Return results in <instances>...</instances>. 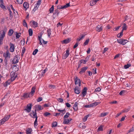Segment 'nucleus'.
<instances>
[{
    "instance_id": "f257e3e1",
    "label": "nucleus",
    "mask_w": 134,
    "mask_h": 134,
    "mask_svg": "<svg viewBox=\"0 0 134 134\" xmlns=\"http://www.w3.org/2000/svg\"><path fill=\"white\" fill-rule=\"evenodd\" d=\"M117 41L118 43L123 45H125L128 42L127 40L122 38L117 39Z\"/></svg>"
},
{
    "instance_id": "f03ea898",
    "label": "nucleus",
    "mask_w": 134,
    "mask_h": 134,
    "mask_svg": "<svg viewBox=\"0 0 134 134\" xmlns=\"http://www.w3.org/2000/svg\"><path fill=\"white\" fill-rule=\"evenodd\" d=\"M10 117V115H7L5 116L4 118L1 120V123L4 124L5 122L7 121Z\"/></svg>"
},
{
    "instance_id": "7ed1b4c3",
    "label": "nucleus",
    "mask_w": 134,
    "mask_h": 134,
    "mask_svg": "<svg viewBox=\"0 0 134 134\" xmlns=\"http://www.w3.org/2000/svg\"><path fill=\"white\" fill-rule=\"evenodd\" d=\"M32 106V104L31 103L28 104L26 109H25L24 110H26L27 112L28 113L30 112L31 111Z\"/></svg>"
},
{
    "instance_id": "20e7f679",
    "label": "nucleus",
    "mask_w": 134,
    "mask_h": 134,
    "mask_svg": "<svg viewBox=\"0 0 134 134\" xmlns=\"http://www.w3.org/2000/svg\"><path fill=\"white\" fill-rule=\"evenodd\" d=\"M29 115L33 118L37 117L36 114V110H35L34 111H32V112Z\"/></svg>"
},
{
    "instance_id": "39448f33",
    "label": "nucleus",
    "mask_w": 134,
    "mask_h": 134,
    "mask_svg": "<svg viewBox=\"0 0 134 134\" xmlns=\"http://www.w3.org/2000/svg\"><path fill=\"white\" fill-rule=\"evenodd\" d=\"M6 31L4 30H2L1 31L0 33V38L3 39L4 37L5 36Z\"/></svg>"
},
{
    "instance_id": "423d86ee",
    "label": "nucleus",
    "mask_w": 134,
    "mask_h": 134,
    "mask_svg": "<svg viewBox=\"0 0 134 134\" xmlns=\"http://www.w3.org/2000/svg\"><path fill=\"white\" fill-rule=\"evenodd\" d=\"M10 54L9 53V51H7L6 53H4L3 54V56L5 59L7 58H10Z\"/></svg>"
},
{
    "instance_id": "0eeeda50",
    "label": "nucleus",
    "mask_w": 134,
    "mask_h": 134,
    "mask_svg": "<svg viewBox=\"0 0 134 134\" xmlns=\"http://www.w3.org/2000/svg\"><path fill=\"white\" fill-rule=\"evenodd\" d=\"M18 55L15 56L12 61L13 64H16L18 62Z\"/></svg>"
},
{
    "instance_id": "6e6552de",
    "label": "nucleus",
    "mask_w": 134,
    "mask_h": 134,
    "mask_svg": "<svg viewBox=\"0 0 134 134\" xmlns=\"http://www.w3.org/2000/svg\"><path fill=\"white\" fill-rule=\"evenodd\" d=\"M59 12L58 9H57L55 10L54 12L53 13V18L54 19L57 17L58 16V14H59Z\"/></svg>"
},
{
    "instance_id": "1a4fd4ad",
    "label": "nucleus",
    "mask_w": 134,
    "mask_h": 134,
    "mask_svg": "<svg viewBox=\"0 0 134 134\" xmlns=\"http://www.w3.org/2000/svg\"><path fill=\"white\" fill-rule=\"evenodd\" d=\"M10 47L9 48L10 51L11 52H13L14 50L15 47L14 45L11 43H10Z\"/></svg>"
},
{
    "instance_id": "9d476101",
    "label": "nucleus",
    "mask_w": 134,
    "mask_h": 134,
    "mask_svg": "<svg viewBox=\"0 0 134 134\" xmlns=\"http://www.w3.org/2000/svg\"><path fill=\"white\" fill-rule=\"evenodd\" d=\"M69 50L67 49L66 51V53L63 55V58L64 59H66L69 55Z\"/></svg>"
},
{
    "instance_id": "9b49d317",
    "label": "nucleus",
    "mask_w": 134,
    "mask_h": 134,
    "mask_svg": "<svg viewBox=\"0 0 134 134\" xmlns=\"http://www.w3.org/2000/svg\"><path fill=\"white\" fill-rule=\"evenodd\" d=\"M30 23H32V25L33 26V27L34 28H36L38 27V23L34 20L31 21Z\"/></svg>"
},
{
    "instance_id": "f8f14e48",
    "label": "nucleus",
    "mask_w": 134,
    "mask_h": 134,
    "mask_svg": "<svg viewBox=\"0 0 134 134\" xmlns=\"http://www.w3.org/2000/svg\"><path fill=\"white\" fill-rule=\"evenodd\" d=\"M75 85H77L78 84L79 86H80V80L79 79H78L77 77H76V78L75 79Z\"/></svg>"
},
{
    "instance_id": "ddd939ff",
    "label": "nucleus",
    "mask_w": 134,
    "mask_h": 134,
    "mask_svg": "<svg viewBox=\"0 0 134 134\" xmlns=\"http://www.w3.org/2000/svg\"><path fill=\"white\" fill-rule=\"evenodd\" d=\"M74 90L75 93L77 94H79L80 92V89H79V87L77 86H76L75 87Z\"/></svg>"
},
{
    "instance_id": "4468645a",
    "label": "nucleus",
    "mask_w": 134,
    "mask_h": 134,
    "mask_svg": "<svg viewBox=\"0 0 134 134\" xmlns=\"http://www.w3.org/2000/svg\"><path fill=\"white\" fill-rule=\"evenodd\" d=\"M72 120L71 118H70L69 119H64L63 123L64 124H68L69 122Z\"/></svg>"
},
{
    "instance_id": "2eb2a0df",
    "label": "nucleus",
    "mask_w": 134,
    "mask_h": 134,
    "mask_svg": "<svg viewBox=\"0 0 134 134\" xmlns=\"http://www.w3.org/2000/svg\"><path fill=\"white\" fill-rule=\"evenodd\" d=\"M88 67L86 66H85L81 69V71L79 72L80 74H82L83 73L85 72L86 71Z\"/></svg>"
},
{
    "instance_id": "dca6fc26",
    "label": "nucleus",
    "mask_w": 134,
    "mask_h": 134,
    "mask_svg": "<svg viewBox=\"0 0 134 134\" xmlns=\"http://www.w3.org/2000/svg\"><path fill=\"white\" fill-rule=\"evenodd\" d=\"M96 30L98 32H100L102 30V25H98L96 28Z\"/></svg>"
},
{
    "instance_id": "f3484780",
    "label": "nucleus",
    "mask_w": 134,
    "mask_h": 134,
    "mask_svg": "<svg viewBox=\"0 0 134 134\" xmlns=\"http://www.w3.org/2000/svg\"><path fill=\"white\" fill-rule=\"evenodd\" d=\"M43 109V107L41 106L40 105H38L36 106V110H41Z\"/></svg>"
},
{
    "instance_id": "a211bd4d",
    "label": "nucleus",
    "mask_w": 134,
    "mask_h": 134,
    "mask_svg": "<svg viewBox=\"0 0 134 134\" xmlns=\"http://www.w3.org/2000/svg\"><path fill=\"white\" fill-rule=\"evenodd\" d=\"M35 89L36 87H32L31 92L30 93V94L31 95V96H33L34 93L35 92Z\"/></svg>"
},
{
    "instance_id": "6ab92c4d",
    "label": "nucleus",
    "mask_w": 134,
    "mask_h": 134,
    "mask_svg": "<svg viewBox=\"0 0 134 134\" xmlns=\"http://www.w3.org/2000/svg\"><path fill=\"white\" fill-rule=\"evenodd\" d=\"M78 104V103L77 102H76L73 106V108L75 111H76L77 110V105Z\"/></svg>"
},
{
    "instance_id": "aec40b11",
    "label": "nucleus",
    "mask_w": 134,
    "mask_h": 134,
    "mask_svg": "<svg viewBox=\"0 0 134 134\" xmlns=\"http://www.w3.org/2000/svg\"><path fill=\"white\" fill-rule=\"evenodd\" d=\"M26 131L27 134H32V129L31 128H27L26 130Z\"/></svg>"
},
{
    "instance_id": "412c9836",
    "label": "nucleus",
    "mask_w": 134,
    "mask_h": 134,
    "mask_svg": "<svg viewBox=\"0 0 134 134\" xmlns=\"http://www.w3.org/2000/svg\"><path fill=\"white\" fill-rule=\"evenodd\" d=\"M29 4L27 2H25L24 3L23 7L25 9V10H26L27 9L29 8Z\"/></svg>"
},
{
    "instance_id": "4be33fe9",
    "label": "nucleus",
    "mask_w": 134,
    "mask_h": 134,
    "mask_svg": "<svg viewBox=\"0 0 134 134\" xmlns=\"http://www.w3.org/2000/svg\"><path fill=\"white\" fill-rule=\"evenodd\" d=\"M70 40L69 38H67L62 41L63 43L66 44L70 41Z\"/></svg>"
},
{
    "instance_id": "5701e85b",
    "label": "nucleus",
    "mask_w": 134,
    "mask_h": 134,
    "mask_svg": "<svg viewBox=\"0 0 134 134\" xmlns=\"http://www.w3.org/2000/svg\"><path fill=\"white\" fill-rule=\"evenodd\" d=\"M13 32L14 31L12 29H10L8 33V35L9 36H11L12 35Z\"/></svg>"
},
{
    "instance_id": "b1692460",
    "label": "nucleus",
    "mask_w": 134,
    "mask_h": 134,
    "mask_svg": "<svg viewBox=\"0 0 134 134\" xmlns=\"http://www.w3.org/2000/svg\"><path fill=\"white\" fill-rule=\"evenodd\" d=\"M31 96V95L30 94V93H26L24 94L23 96V97L24 98H27L28 97H30Z\"/></svg>"
},
{
    "instance_id": "393cba45",
    "label": "nucleus",
    "mask_w": 134,
    "mask_h": 134,
    "mask_svg": "<svg viewBox=\"0 0 134 134\" xmlns=\"http://www.w3.org/2000/svg\"><path fill=\"white\" fill-rule=\"evenodd\" d=\"M85 37V35H82V36L80 37H79V38H77V42H79L81 40Z\"/></svg>"
},
{
    "instance_id": "a878e982",
    "label": "nucleus",
    "mask_w": 134,
    "mask_h": 134,
    "mask_svg": "<svg viewBox=\"0 0 134 134\" xmlns=\"http://www.w3.org/2000/svg\"><path fill=\"white\" fill-rule=\"evenodd\" d=\"M37 117H36V118H35L36 119L35 120L34 122V126L35 127H36L38 125V124H37Z\"/></svg>"
},
{
    "instance_id": "bb28decb",
    "label": "nucleus",
    "mask_w": 134,
    "mask_h": 134,
    "mask_svg": "<svg viewBox=\"0 0 134 134\" xmlns=\"http://www.w3.org/2000/svg\"><path fill=\"white\" fill-rule=\"evenodd\" d=\"M122 30H126L127 29V26L125 23H124L123 24V26L122 27Z\"/></svg>"
},
{
    "instance_id": "cd10ccee",
    "label": "nucleus",
    "mask_w": 134,
    "mask_h": 134,
    "mask_svg": "<svg viewBox=\"0 0 134 134\" xmlns=\"http://www.w3.org/2000/svg\"><path fill=\"white\" fill-rule=\"evenodd\" d=\"M47 32L48 34V36L49 37H50L51 34V29H48L47 31Z\"/></svg>"
},
{
    "instance_id": "c85d7f7f",
    "label": "nucleus",
    "mask_w": 134,
    "mask_h": 134,
    "mask_svg": "<svg viewBox=\"0 0 134 134\" xmlns=\"http://www.w3.org/2000/svg\"><path fill=\"white\" fill-rule=\"evenodd\" d=\"M131 66V64H127L125 65H124V68L125 69H127Z\"/></svg>"
},
{
    "instance_id": "c756f323",
    "label": "nucleus",
    "mask_w": 134,
    "mask_h": 134,
    "mask_svg": "<svg viewBox=\"0 0 134 134\" xmlns=\"http://www.w3.org/2000/svg\"><path fill=\"white\" fill-rule=\"evenodd\" d=\"M49 88L51 89H55L56 87L55 86L52 85H49Z\"/></svg>"
},
{
    "instance_id": "7c9ffc66",
    "label": "nucleus",
    "mask_w": 134,
    "mask_h": 134,
    "mask_svg": "<svg viewBox=\"0 0 134 134\" xmlns=\"http://www.w3.org/2000/svg\"><path fill=\"white\" fill-rule=\"evenodd\" d=\"M69 32V30L68 29H65L63 31V34H68Z\"/></svg>"
},
{
    "instance_id": "2f4dec72",
    "label": "nucleus",
    "mask_w": 134,
    "mask_h": 134,
    "mask_svg": "<svg viewBox=\"0 0 134 134\" xmlns=\"http://www.w3.org/2000/svg\"><path fill=\"white\" fill-rule=\"evenodd\" d=\"M28 31L29 36H32L33 34V31L32 29H30Z\"/></svg>"
},
{
    "instance_id": "473e14b6",
    "label": "nucleus",
    "mask_w": 134,
    "mask_h": 134,
    "mask_svg": "<svg viewBox=\"0 0 134 134\" xmlns=\"http://www.w3.org/2000/svg\"><path fill=\"white\" fill-rule=\"evenodd\" d=\"M57 110L59 112H60L62 113H63V114H64L66 112V111L65 109H64L63 110H60V109H58Z\"/></svg>"
},
{
    "instance_id": "72a5a7b5",
    "label": "nucleus",
    "mask_w": 134,
    "mask_h": 134,
    "mask_svg": "<svg viewBox=\"0 0 134 134\" xmlns=\"http://www.w3.org/2000/svg\"><path fill=\"white\" fill-rule=\"evenodd\" d=\"M126 92L127 91L126 90H122L120 92L119 94L120 95H123L125 93H126Z\"/></svg>"
},
{
    "instance_id": "f704fd0d",
    "label": "nucleus",
    "mask_w": 134,
    "mask_h": 134,
    "mask_svg": "<svg viewBox=\"0 0 134 134\" xmlns=\"http://www.w3.org/2000/svg\"><path fill=\"white\" fill-rule=\"evenodd\" d=\"M43 34V32H41L39 33V36L38 37V39H41V37L42 36Z\"/></svg>"
},
{
    "instance_id": "c9c22d12",
    "label": "nucleus",
    "mask_w": 134,
    "mask_h": 134,
    "mask_svg": "<svg viewBox=\"0 0 134 134\" xmlns=\"http://www.w3.org/2000/svg\"><path fill=\"white\" fill-rule=\"evenodd\" d=\"M89 39L86 40L84 42L83 44V45L84 46H85L86 45H87L89 41Z\"/></svg>"
},
{
    "instance_id": "e433bc0d",
    "label": "nucleus",
    "mask_w": 134,
    "mask_h": 134,
    "mask_svg": "<svg viewBox=\"0 0 134 134\" xmlns=\"http://www.w3.org/2000/svg\"><path fill=\"white\" fill-rule=\"evenodd\" d=\"M108 114V113H102L100 115V117H104L105 116H106Z\"/></svg>"
},
{
    "instance_id": "4c0bfd02",
    "label": "nucleus",
    "mask_w": 134,
    "mask_h": 134,
    "mask_svg": "<svg viewBox=\"0 0 134 134\" xmlns=\"http://www.w3.org/2000/svg\"><path fill=\"white\" fill-rule=\"evenodd\" d=\"M37 5H35V7L33 10V11L34 12H35L37 9L39 7Z\"/></svg>"
},
{
    "instance_id": "58836bf2",
    "label": "nucleus",
    "mask_w": 134,
    "mask_h": 134,
    "mask_svg": "<svg viewBox=\"0 0 134 134\" xmlns=\"http://www.w3.org/2000/svg\"><path fill=\"white\" fill-rule=\"evenodd\" d=\"M70 6V3H69L66 4L65 5H64V6H63V8H64V9L66 8L69 7Z\"/></svg>"
},
{
    "instance_id": "ea45409f",
    "label": "nucleus",
    "mask_w": 134,
    "mask_h": 134,
    "mask_svg": "<svg viewBox=\"0 0 134 134\" xmlns=\"http://www.w3.org/2000/svg\"><path fill=\"white\" fill-rule=\"evenodd\" d=\"M95 4H96L93 0L91 1L90 2V5L91 6H93Z\"/></svg>"
},
{
    "instance_id": "a19ab883",
    "label": "nucleus",
    "mask_w": 134,
    "mask_h": 134,
    "mask_svg": "<svg viewBox=\"0 0 134 134\" xmlns=\"http://www.w3.org/2000/svg\"><path fill=\"white\" fill-rule=\"evenodd\" d=\"M81 63H83L85 64L86 63V62L87 61V60H83L82 59L80 60Z\"/></svg>"
},
{
    "instance_id": "79ce46f5",
    "label": "nucleus",
    "mask_w": 134,
    "mask_h": 134,
    "mask_svg": "<svg viewBox=\"0 0 134 134\" xmlns=\"http://www.w3.org/2000/svg\"><path fill=\"white\" fill-rule=\"evenodd\" d=\"M9 12L10 18L12 19L13 16V14H12V12L10 9H9Z\"/></svg>"
},
{
    "instance_id": "37998d69",
    "label": "nucleus",
    "mask_w": 134,
    "mask_h": 134,
    "mask_svg": "<svg viewBox=\"0 0 134 134\" xmlns=\"http://www.w3.org/2000/svg\"><path fill=\"white\" fill-rule=\"evenodd\" d=\"M10 75L11 77H15V73L14 72L12 71L11 72L10 74Z\"/></svg>"
},
{
    "instance_id": "c03bdc74",
    "label": "nucleus",
    "mask_w": 134,
    "mask_h": 134,
    "mask_svg": "<svg viewBox=\"0 0 134 134\" xmlns=\"http://www.w3.org/2000/svg\"><path fill=\"white\" fill-rule=\"evenodd\" d=\"M57 122H54L52 124V127H55L57 126Z\"/></svg>"
},
{
    "instance_id": "a18cd8bd",
    "label": "nucleus",
    "mask_w": 134,
    "mask_h": 134,
    "mask_svg": "<svg viewBox=\"0 0 134 134\" xmlns=\"http://www.w3.org/2000/svg\"><path fill=\"white\" fill-rule=\"evenodd\" d=\"M51 115V114L49 113L46 112H45L44 113V114L43 115L45 116H49Z\"/></svg>"
},
{
    "instance_id": "49530a36",
    "label": "nucleus",
    "mask_w": 134,
    "mask_h": 134,
    "mask_svg": "<svg viewBox=\"0 0 134 134\" xmlns=\"http://www.w3.org/2000/svg\"><path fill=\"white\" fill-rule=\"evenodd\" d=\"M70 113L69 112L67 113L66 115H65L64 117V119H65V118H67L69 117V116L70 115Z\"/></svg>"
},
{
    "instance_id": "de8ad7c7",
    "label": "nucleus",
    "mask_w": 134,
    "mask_h": 134,
    "mask_svg": "<svg viewBox=\"0 0 134 134\" xmlns=\"http://www.w3.org/2000/svg\"><path fill=\"white\" fill-rule=\"evenodd\" d=\"M98 130L99 131H103V126L102 125L99 126L98 129Z\"/></svg>"
},
{
    "instance_id": "09e8293b",
    "label": "nucleus",
    "mask_w": 134,
    "mask_h": 134,
    "mask_svg": "<svg viewBox=\"0 0 134 134\" xmlns=\"http://www.w3.org/2000/svg\"><path fill=\"white\" fill-rule=\"evenodd\" d=\"M100 102H94V103H93V104L94 106H96L100 104Z\"/></svg>"
},
{
    "instance_id": "8fccbe9b",
    "label": "nucleus",
    "mask_w": 134,
    "mask_h": 134,
    "mask_svg": "<svg viewBox=\"0 0 134 134\" xmlns=\"http://www.w3.org/2000/svg\"><path fill=\"white\" fill-rule=\"evenodd\" d=\"M125 86L127 87H129L130 89H131L132 87V86L131 85L130 83L129 84H126Z\"/></svg>"
},
{
    "instance_id": "3c124183",
    "label": "nucleus",
    "mask_w": 134,
    "mask_h": 134,
    "mask_svg": "<svg viewBox=\"0 0 134 134\" xmlns=\"http://www.w3.org/2000/svg\"><path fill=\"white\" fill-rule=\"evenodd\" d=\"M23 25L27 27V25L26 23V21L25 20H24L23 22Z\"/></svg>"
},
{
    "instance_id": "603ef678",
    "label": "nucleus",
    "mask_w": 134,
    "mask_h": 134,
    "mask_svg": "<svg viewBox=\"0 0 134 134\" xmlns=\"http://www.w3.org/2000/svg\"><path fill=\"white\" fill-rule=\"evenodd\" d=\"M54 9V6L53 5L49 9V12L50 13H51L53 11Z\"/></svg>"
},
{
    "instance_id": "864d4df0",
    "label": "nucleus",
    "mask_w": 134,
    "mask_h": 134,
    "mask_svg": "<svg viewBox=\"0 0 134 134\" xmlns=\"http://www.w3.org/2000/svg\"><path fill=\"white\" fill-rule=\"evenodd\" d=\"M38 51V49H35L34 51H33L32 54L33 55H35L37 53V52Z\"/></svg>"
},
{
    "instance_id": "5fc2aeb1",
    "label": "nucleus",
    "mask_w": 134,
    "mask_h": 134,
    "mask_svg": "<svg viewBox=\"0 0 134 134\" xmlns=\"http://www.w3.org/2000/svg\"><path fill=\"white\" fill-rule=\"evenodd\" d=\"M18 3L20 4H22L23 2V0H16Z\"/></svg>"
},
{
    "instance_id": "6e6d98bb",
    "label": "nucleus",
    "mask_w": 134,
    "mask_h": 134,
    "mask_svg": "<svg viewBox=\"0 0 134 134\" xmlns=\"http://www.w3.org/2000/svg\"><path fill=\"white\" fill-rule=\"evenodd\" d=\"M118 103L115 100L111 102H109V103L110 104H116Z\"/></svg>"
},
{
    "instance_id": "4d7b16f0",
    "label": "nucleus",
    "mask_w": 134,
    "mask_h": 134,
    "mask_svg": "<svg viewBox=\"0 0 134 134\" xmlns=\"http://www.w3.org/2000/svg\"><path fill=\"white\" fill-rule=\"evenodd\" d=\"M63 6H62L60 5H58L57 6V8L59 9H64V8H63Z\"/></svg>"
},
{
    "instance_id": "13d9d810",
    "label": "nucleus",
    "mask_w": 134,
    "mask_h": 134,
    "mask_svg": "<svg viewBox=\"0 0 134 134\" xmlns=\"http://www.w3.org/2000/svg\"><path fill=\"white\" fill-rule=\"evenodd\" d=\"M96 55H93L92 57L91 58V60L92 61H94L95 60V57H96Z\"/></svg>"
},
{
    "instance_id": "bf43d9fd",
    "label": "nucleus",
    "mask_w": 134,
    "mask_h": 134,
    "mask_svg": "<svg viewBox=\"0 0 134 134\" xmlns=\"http://www.w3.org/2000/svg\"><path fill=\"white\" fill-rule=\"evenodd\" d=\"M121 26H119L117 27H115L114 29V31H117L120 27Z\"/></svg>"
},
{
    "instance_id": "052dcab7",
    "label": "nucleus",
    "mask_w": 134,
    "mask_h": 134,
    "mask_svg": "<svg viewBox=\"0 0 134 134\" xmlns=\"http://www.w3.org/2000/svg\"><path fill=\"white\" fill-rule=\"evenodd\" d=\"M17 76L16 75L15 77H11V80H10L11 81H13L15 79L16 77Z\"/></svg>"
},
{
    "instance_id": "680f3d73",
    "label": "nucleus",
    "mask_w": 134,
    "mask_h": 134,
    "mask_svg": "<svg viewBox=\"0 0 134 134\" xmlns=\"http://www.w3.org/2000/svg\"><path fill=\"white\" fill-rule=\"evenodd\" d=\"M101 90V89L99 87L97 88L94 91L96 92H99Z\"/></svg>"
},
{
    "instance_id": "e2e57ef3",
    "label": "nucleus",
    "mask_w": 134,
    "mask_h": 134,
    "mask_svg": "<svg viewBox=\"0 0 134 134\" xmlns=\"http://www.w3.org/2000/svg\"><path fill=\"white\" fill-rule=\"evenodd\" d=\"M20 33H17L16 35V38H18L20 37Z\"/></svg>"
},
{
    "instance_id": "0e129e2a",
    "label": "nucleus",
    "mask_w": 134,
    "mask_h": 134,
    "mask_svg": "<svg viewBox=\"0 0 134 134\" xmlns=\"http://www.w3.org/2000/svg\"><path fill=\"white\" fill-rule=\"evenodd\" d=\"M41 0H38L37 2L36 5H37L39 6L41 4Z\"/></svg>"
},
{
    "instance_id": "69168bd1",
    "label": "nucleus",
    "mask_w": 134,
    "mask_h": 134,
    "mask_svg": "<svg viewBox=\"0 0 134 134\" xmlns=\"http://www.w3.org/2000/svg\"><path fill=\"white\" fill-rule=\"evenodd\" d=\"M0 7L2 9H5V6L3 4H1L0 5Z\"/></svg>"
},
{
    "instance_id": "338daca9",
    "label": "nucleus",
    "mask_w": 134,
    "mask_h": 134,
    "mask_svg": "<svg viewBox=\"0 0 134 134\" xmlns=\"http://www.w3.org/2000/svg\"><path fill=\"white\" fill-rule=\"evenodd\" d=\"M130 109V107L128 108L127 109H124L125 111V113L127 112L128 111H129Z\"/></svg>"
},
{
    "instance_id": "774afa93",
    "label": "nucleus",
    "mask_w": 134,
    "mask_h": 134,
    "mask_svg": "<svg viewBox=\"0 0 134 134\" xmlns=\"http://www.w3.org/2000/svg\"><path fill=\"white\" fill-rule=\"evenodd\" d=\"M42 97H39L37 99V101L38 102H40L42 100Z\"/></svg>"
}]
</instances>
